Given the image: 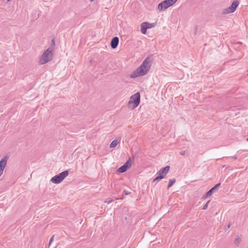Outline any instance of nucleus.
Masks as SVG:
<instances>
[{"mask_svg":"<svg viewBox=\"0 0 248 248\" xmlns=\"http://www.w3.org/2000/svg\"><path fill=\"white\" fill-rule=\"evenodd\" d=\"M152 61L150 57H147L142 62L140 67L133 71L130 75L131 78H136L143 76L147 74L151 66Z\"/></svg>","mask_w":248,"mask_h":248,"instance_id":"1","label":"nucleus"},{"mask_svg":"<svg viewBox=\"0 0 248 248\" xmlns=\"http://www.w3.org/2000/svg\"><path fill=\"white\" fill-rule=\"evenodd\" d=\"M53 51V48L52 47H49L46 50L41 56L39 62L40 64H44L50 61Z\"/></svg>","mask_w":248,"mask_h":248,"instance_id":"2","label":"nucleus"},{"mask_svg":"<svg viewBox=\"0 0 248 248\" xmlns=\"http://www.w3.org/2000/svg\"><path fill=\"white\" fill-rule=\"evenodd\" d=\"M140 93L137 92L130 97L128 104V107L132 109L135 108L139 106L140 103Z\"/></svg>","mask_w":248,"mask_h":248,"instance_id":"3","label":"nucleus"},{"mask_svg":"<svg viewBox=\"0 0 248 248\" xmlns=\"http://www.w3.org/2000/svg\"><path fill=\"white\" fill-rule=\"evenodd\" d=\"M68 174L69 171L68 170H64L53 177L51 179V181L54 184H58L62 182L68 176Z\"/></svg>","mask_w":248,"mask_h":248,"instance_id":"4","label":"nucleus"},{"mask_svg":"<svg viewBox=\"0 0 248 248\" xmlns=\"http://www.w3.org/2000/svg\"><path fill=\"white\" fill-rule=\"evenodd\" d=\"M239 5V1L237 0H235L232 2V4L228 7V8L224 9L222 11V14H228L230 13H233L236 9L237 7Z\"/></svg>","mask_w":248,"mask_h":248,"instance_id":"5","label":"nucleus"},{"mask_svg":"<svg viewBox=\"0 0 248 248\" xmlns=\"http://www.w3.org/2000/svg\"><path fill=\"white\" fill-rule=\"evenodd\" d=\"M239 5V1L237 0H235L232 2V4L228 7V8L224 9L222 11V14H228L230 13H233L236 9L237 7Z\"/></svg>","mask_w":248,"mask_h":248,"instance_id":"6","label":"nucleus"},{"mask_svg":"<svg viewBox=\"0 0 248 248\" xmlns=\"http://www.w3.org/2000/svg\"><path fill=\"white\" fill-rule=\"evenodd\" d=\"M171 6L168 0H165L159 3L158 5L157 8L159 11H163Z\"/></svg>","mask_w":248,"mask_h":248,"instance_id":"7","label":"nucleus"},{"mask_svg":"<svg viewBox=\"0 0 248 248\" xmlns=\"http://www.w3.org/2000/svg\"><path fill=\"white\" fill-rule=\"evenodd\" d=\"M131 166V163L130 161V159L127 160L124 165L120 167L117 171L120 173H123L127 170Z\"/></svg>","mask_w":248,"mask_h":248,"instance_id":"8","label":"nucleus"},{"mask_svg":"<svg viewBox=\"0 0 248 248\" xmlns=\"http://www.w3.org/2000/svg\"><path fill=\"white\" fill-rule=\"evenodd\" d=\"M170 169V166H167L164 168H161L157 172V174L160 176H163V178H165L167 174L168 173Z\"/></svg>","mask_w":248,"mask_h":248,"instance_id":"9","label":"nucleus"},{"mask_svg":"<svg viewBox=\"0 0 248 248\" xmlns=\"http://www.w3.org/2000/svg\"><path fill=\"white\" fill-rule=\"evenodd\" d=\"M220 183H219L216 185H215L212 188H211L206 193V196H210L213 193L216 191L218 187L220 186Z\"/></svg>","mask_w":248,"mask_h":248,"instance_id":"10","label":"nucleus"},{"mask_svg":"<svg viewBox=\"0 0 248 248\" xmlns=\"http://www.w3.org/2000/svg\"><path fill=\"white\" fill-rule=\"evenodd\" d=\"M119 38L118 37H114L111 40L110 45L112 48H115L117 47L119 43Z\"/></svg>","mask_w":248,"mask_h":248,"instance_id":"11","label":"nucleus"},{"mask_svg":"<svg viewBox=\"0 0 248 248\" xmlns=\"http://www.w3.org/2000/svg\"><path fill=\"white\" fill-rule=\"evenodd\" d=\"M8 160V157L7 156H4L0 161V169L4 170Z\"/></svg>","mask_w":248,"mask_h":248,"instance_id":"12","label":"nucleus"},{"mask_svg":"<svg viewBox=\"0 0 248 248\" xmlns=\"http://www.w3.org/2000/svg\"><path fill=\"white\" fill-rule=\"evenodd\" d=\"M145 24V23L144 22H143L141 24V32H142V33L143 34H146V32H147V27H146V26H145L144 25Z\"/></svg>","mask_w":248,"mask_h":248,"instance_id":"13","label":"nucleus"},{"mask_svg":"<svg viewBox=\"0 0 248 248\" xmlns=\"http://www.w3.org/2000/svg\"><path fill=\"white\" fill-rule=\"evenodd\" d=\"M163 178V176H160V175H158L157 176H156L153 181L152 183H157L159 180H161Z\"/></svg>","mask_w":248,"mask_h":248,"instance_id":"14","label":"nucleus"},{"mask_svg":"<svg viewBox=\"0 0 248 248\" xmlns=\"http://www.w3.org/2000/svg\"><path fill=\"white\" fill-rule=\"evenodd\" d=\"M118 144V141L117 140H114L111 142V143L110 144V148H114Z\"/></svg>","mask_w":248,"mask_h":248,"instance_id":"15","label":"nucleus"},{"mask_svg":"<svg viewBox=\"0 0 248 248\" xmlns=\"http://www.w3.org/2000/svg\"><path fill=\"white\" fill-rule=\"evenodd\" d=\"M175 182V179H170V181H169V183L168 184L167 188L169 189L170 187L174 184V183Z\"/></svg>","mask_w":248,"mask_h":248,"instance_id":"16","label":"nucleus"},{"mask_svg":"<svg viewBox=\"0 0 248 248\" xmlns=\"http://www.w3.org/2000/svg\"><path fill=\"white\" fill-rule=\"evenodd\" d=\"M144 23H145V24L144 25L146 26V27H147V29H151L154 27V23H148L147 22H145Z\"/></svg>","mask_w":248,"mask_h":248,"instance_id":"17","label":"nucleus"},{"mask_svg":"<svg viewBox=\"0 0 248 248\" xmlns=\"http://www.w3.org/2000/svg\"><path fill=\"white\" fill-rule=\"evenodd\" d=\"M241 238L238 237V238H237L235 239L234 241V243L235 245H238L241 242Z\"/></svg>","mask_w":248,"mask_h":248,"instance_id":"18","label":"nucleus"},{"mask_svg":"<svg viewBox=\"0 0 248 248\" xmlns=\"http://www.w3.org/2000/svg\"><path fill=\"white\" fill-rule=\"evenodd\" d=\"M169 1V2L170 4H171V6L173 5L177 0H168Z\"/></svg>","mask_w":248,"mask_h":248,"instance_id":"19","label":"nucleus"},{"mask_svg":"<svg viewBox=\"0 0 248 248\" xmlns=\"http://www.w3.org/2000/svg\"><path fill=\"white\" fill-rule=\"evenodd\" d=\"M210 202V200L207 202L205 203V204L203 206L202 209L203 210H206L207 208L208 204Z\"/></svg>","mask_w":248,"mask_h":248,"instance_id":"20","label":"nucleus"},{"mask_svg":"<svg viewBox=\"0 0 248 248\" xmlns=\"http://www.w3.org/2000/svg\"><path fill=\"white\" fill-rule=\"evenodd\" d=\"M55 41H54V39H53L52 40H51V46L50 47H52L54 49V47L55 46Z\"/></svg>","mask_w":248,"mask_h":248,"instance_id":"21","label":"nucleus"},{"mask_svg":"<svg viewBox=\"0 0 248 248\" xmlns=\"http://www.w3.org/2000/svg\"><path fill=\"white\" fill-rule=\"evenodd\" d=\"M53 239H54V235H53V236L51 237L50 239L49 240V246H50V245H51V243L53 242Z\"/></svg>","mask_w":248,"mask_h":248,"instance_id":"22","label":"nucleus"},{"mask_svg":"<svg viewBox=\"0 0 248 248\" xmlns=\"http://www.w3.org/2000/svg\"><path fill=\"white\" fill-rule=\"evenodd\" d=\"M123 193L124 194V195H127L130 194V192H128V191H127L126 190H124Z\"/></svg>","mask_w":248,"mask_h":248,"instance_id":"23","label":"nucleus"},{"mask_svg":"<svg viewBox=\"0 0 248 248\" xmlns=\"http://www.w3.org/2000/svg\"><path fill=\"white\" fill-rule=\"evenodd\" d=\"M180 155H185V151H181L180 152Z\"/></svg>","mask_w":248,"mask_h":248,"instance_id":"24","label":"nucleus"},{"mask_svg":"<svg viewBox=\"0 0 248 248\" xmlns=\"http://www.w3.org/2000/svg\"><path fill=\"white\" fill-rule=\"evenodd\" d=\"M3 170L0 169V176L2 174Z\"/></svg>","mask_w":248,"mask_h":248,"instance_id":"25","label":"nucleus"},{"mask_svg":"<svg viewBox=\"0 0 248 248\" xmlns=\"http://www.w3.org/2000/svg\"><path fill=\"white\" fill-rule=\"evenodd\" d=\"M231 226V223L228 224V225L227 226V229L230 228Z\"/></svg>","mask_w":248,"mask_h":248,"instance_id":"26","label":"nucleus"},{"mask_svg":"<svg viewBox=\"0 0 248 248\" xmlns=\"http://www.w3.org/2000/svg\"><path fill=\"white\" fill-rule=\"evenodd\" d=\"M208 196H206V194L205 195H204L203 196H202V199H205L206 198V197H207Z\"/></svg>","mask_w":248,"mask_h":248,"instance_id":"27","label":"nucleus"},{"mask_svg":"<svg viewBox=\"0 0 248 248\" xmlns=\"http://www.w3.org/2000/svg\"><path fill=\"white\" fill-rule=\"evenodd\" d=\"M197 30V27H196L195 28V31H196Z\"/></svg>","mask_w":248,"mask_h":248,"instance_id":"28","label":"nucleus"},{"mask_svg":"<svg viewBox=\"0 0 248 248\" xmlns=\"http://www.w3.org/2000/svg\"><path fill=\"white\" fill-rule=\"evenodd\" d=\"M91 2L93 1L94 0H90Z\"/></svg>","mask_w":248,"mask_h":248,"instance_id":"29","label":"nucleus"},{"mask_svg":"<svg viewBox=\"0 0 248 248\" xmlns=\"http://www.w3.org/2000/svg\"><path fill=\"white\" fill-rule=\"evenodd\" d=\"M11 0H7V1H11Z\"/></svg>","mask_w":248,"mask_h":248,"instance_id":"30","label":"nucleus"},{"mask_svg":"<svg viewBox=\"0 0 248 248\" xmlns=\"http://www.w3.org/2000/svg\"><path fill=\"white\" fill-rule=\"evenodd\" d=\"M247 140L248 141V138L247 139Z\"/></svg>","mask_w":248,"mask_h":248,"instance_id":"31","label":"nucleus"}]
</instances>
